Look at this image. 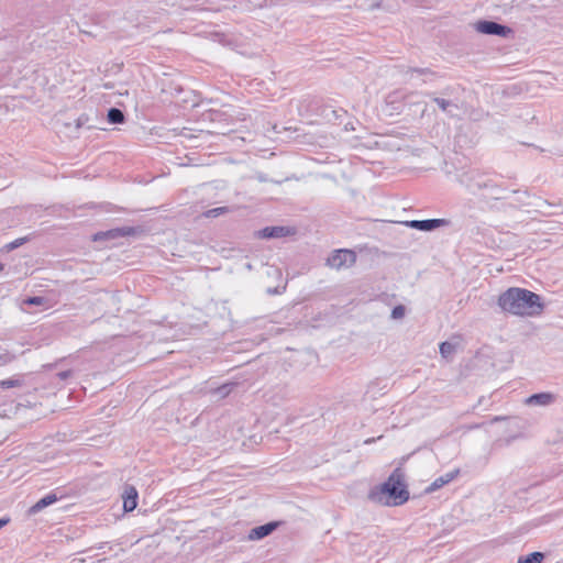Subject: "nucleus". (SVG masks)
Segmentation results:
<instances>
[{
	"label": "nucleus",
	"mask_w": 563,
	"mask_h": 563,
	"mask_svg": "<svg viewBox=\"0 0 563 563\" xmlns=\"http://www.w3.org/2000/svg\"><path fill=\"white\" fill-rule=\"evenodd\" d=\"M454 351V345L449 342H442L440 344V353L443 357H448Z\"/></svg>",
	"instance_id": "17"
},
{
	"label": "nucleus",
	"mask_w": 563,
	"mask_h": 563,
	"mask_svg": "<svg viewBox=\"0 0 563 563\" xmlns=\"http://www.w3.org/2000/svg\"><path fill=\"white\" fill-rule=\"evenodd\" d=\"M356 262L355 252L346 249L334 251L327 260V265L334 269L351 267Z\"/></svg>",
	"instance_id": "3"
},
{
	"label": "nucleus",
	"mask_w": 563,
	"mask_h": 563,
	"mask_svg": "<svg viewBox=\"0 0 563 563\" xmlns=\"http://www.w3.org/2000/svg\"><path fill=\"white\" fill-rule=\"evenodd\" d=\"M457 474H459V471H454V472L448 473L443 476L435 478L429 486L428 492H434V490L441 488L442 486L449 484L456 477Z\"/></svg>",
	"instance_id": "10"
},
{
	"label": "nucleus",
	"mask_w": 563,
	"mask_h": 563,
	"mask_svg": "<svg viewBox=\"0 0 563 563\" xmlns=\"http://www.w3.org/2000/svg\"><path fill=\"white\" fill-rule=\"evenodd\" d=\"M4 268V265L2 263H0V272H2Z\"/></svg>",
	"instance_id": "23"
},
{
	"label": "nucleus",
	"mask_w": 563,
	"mask_h": 563,
	"mask_svg": "<svg viewBox=\"0 0 563 563\" xmlns=\"http://www.w3.org/2000/svg\"><path fill=\"white\" fill-rule=\"evenodd\" d=\"M405 312H406V309L404 306L399 305V306H396L393 311H391V317L394 319H400L405 316Z\"/></svg>",
	"instance_id": "18"
},
{
	"label": "nucleus",
	"mask_w": 563,
	"mask_h": 563,
	"mask_svg": "<svg viewBox=\"0 0 563 563\" xmlns=\"http://www.w3.org/2000/svg\"><path fill=\"white\" fill-rule=\"evenodd\" d=\"M9 522V519H0V529Z\"/></svg>",
	"instance_id": "22"
},
{
	"label": "nucleus",
	"mask_w": 563,
	"mask_h": 563,
	"mask_svg": "<svg viewBox=\"0 0 563 563\" xmlns=\"http://www.w3.org/2000/svg\"><path fill=\"white\" fill-rule=\"evenodd\" d=\"M499 307L509 313L532 317L543 311V303L539 295L518 287H512L498 297Z\"/></svg>",
	"instance_id": "1"
},
{
	"label": "nucleus",
	"mask_w": 563,
	"mask_h": 563,
	"mask_svg": "<svg viewBox=\"0 0 563 563\" xmlns=\"http://www.w3.org/2000/svg\"><path fill=\"white\" fill-rule=\"evenodd\" d=\"M296 233V229L292 227H266L256 232V236L258 239H279L294 235Z\"/></svg>",
	"instance_id": "4"
},
{
	"label": "nucleus",
	"mask_w": 563,
	"mask_h": 563,
	"mask_svg": "<svg viewBox=\"0 0 563 563\" xmlns=\"http://www.w3.org/2000/svg\"><path fill=\"white\" fill-rule=\"evenodd\" d=\"M135 233V229L131 227L126 228H117L111 229L104 232H98L92 236L93 241L109 240V239H118L121 236L133 235Z\"/></svg>",
	"instance_id": "6"
},
{
	"label": "nucleus",
	"mask_w": 563,
	"mask_h": 563,
	"mask_svg": "<svg viewBox=\"0 0 563 563\" xmlns=\"http://www.w3.org/2000/svg\"><path fill=\"white\" fill-rule=\"evenodd\" d=\"M276 526H277L276 523L271 522V523H266V525L256 527L251 530L249 538L251 540L262 539V538L268 536L269 533H272L275 530Z\"/></svg>",
	"instance_id": "9"
},
{
	"label": "nucleus",
	"mask_w": 563,
	"mask_h": 563,
	"mask_svg": "<svg viewBox=\"0 0 563 563\" xmlns=\"http://www.w3.org/2000/svg\"><path fill=\"white\" fill-rule=\"evenodd\" d=\"M553 396L549 393L534 394L527 399V404L549 405Z\"/></svg>",
	"instance_id": "11"
},
{
	"label": "nucleus",
	"mask_w": 563,
	"mask_h": 563,
	"mask_svg": "<svg viewBox=\"0 0 563 563\" xmlns=\"http://www.w3.org/2000/svg\"><path fill=\"white\" fill-rule=\"evenodd\" d=\"M22 385V380L19 378H8L0 380V388H14L20 387Z\"/></svg>",
	"instance_id": "15"
},
{
	"label": "nucleus",
	"mask_w": 563,
	"mask_h": 563,
	"mask_svg": "<svg viewBox=\"0 0 563 563\" xmlns=\"http://www.w3.org/2000/svg\"><path fill=\"white\" fill-rule=\"evenodd\" d=\"M379 489L389 497V504L393 506L402 505L409 499V492L405 485L404 474L399 468L395 470L389 475Z\"/></svg>",
	"instance_id": "2"
},
{
	"label": "nucleus",
	"mask_w": 563,
	"mask_h": 563,
	"mask_svg": "<svg viewBox=\"0 0 563 563\" xmlns=\"http://www.w3.org/2000/svg\"><path fill=\"white\" fill-rule=\"evenodd\" d=\"M44 299L42 297H30L25 300L27 305H42Z\"/></svg>",
	"instance_id": "19"
},
{
	"label": "nucleus",
	"mask_w": 563,
	"mask_h": 563,
	"mask_svg": "<svg viewBox=\"0 0 563 563\" xmlns=\"http://www.w3.org/2000/svg\"><path fill=\"white\" fill-rule=\"evenodd\" d=\"M108 121L113 124L122 123L124 121V114L120 109L112 108L108 112Z\"/></svg>",
	"instance_id": "13"
},
{
	"label": "nucleus",
	"mask_w": 563,
	"mask_h": 563,
	"mask_svg": "<svg viewBox=\"0 0 563 563\" xmlns=\"http://www.w3.org/2000/svg\"><path fill=\"white\" fill-rule=\"evenodd\" d=\"M544 554L541 552H532L526 556H520L518 563H542Z\"/></svg>",
	"instance_id": "12"
},
{
	"label": "nucleus",
	"mask_w": 563,
	"mask_h": 563,
	"mask_svg": "<svg viewBox=\"0 0 563 563\" xmlns=\"http://www.w3.org/2000/svg\"><path fill=\"white\" fill-rule=\"evenodd\" d=\"M227 212H228V208L227 207H219V208H213V209L207 210L203 213V217L205 218H216V217H219V216L224 214Z\"/></svg>",
	"instance_id": "16"
},
{
	"label": "nucleus",
	"mask_w": 563,
	"mask_h": 563,
	"mask_svg": "<svg viewBox=\"0 0 563 563\" xmlns=\"http://www.w3.org/2000/svg\"><path fill=\"white\" fill-rule=\"evenodd\" d=\"M139 493L134 486H126L122 494L123 510L131 512L137 507Z\"/></svg>",
	"instance_id": "7"
},
{
	"label": "nucleus",
	"mask_w": 563,
	"mask_h": 563,
	"mask_svg": "<svg viewBox=\"0 0 563 563\" xmlns=\"http://www.w3.org/2000/svg\"><path fill=\"white\" fill-rule=\"evenodd\" d=\"M476 30L484 34H495L500 36H508L511 33V29L492 21L477 22Z\"/></svg>",
	"instance_id": "5"
},
{
	"label": "nucleus",
	"mask_w": 563,
	"mask_h": 563,
	"mask_svg": "<svg viewBox=\"0 0 563 563\" xmlns=\"http://www.w3.org/2000/svg\"><path fill=\"white\" fill-rule=\"evenodd\" d=\"M444 224H446V221L444 219H432V220H421V221L413 220V221L408 222L409 227H411L413 229L422 230V231H430L432 229L439 228Z\"/></svg>",
	"instance_id": "8"
},
{
	"label": "nucleus",
	"mask_w": 563,
	"mask_h": 563,
	"mask_svg": "<svg viewBox=\"0 0 563 563\" xmlns=\"http://www.w3.org/2000/svg\"><path fill=\"white\" fill-rule=\"evenodd\" d=\"M56 500H57V498L55 495H47V496L43 497L42 499H40L35 504L34 509H36V510L43 509L44 507L55 503Z\"/></svg>",
	"instance_id": "14"
},
{
	"label": "nucleus",
	"mask_w": 563,
	"mask_h": 563,
	"mask_svg": "<svg viewBox=\"0 0 563 563\" xmlns=\"http://www.w3.org/2000/svg\"><path fill=\"white\" fill-rule=\"evenodd\" d=\"M25 239H18L8 245L9 250H13L24 243Z\"/></svg>",
	"instance_id": "20"
},
{
	"label": "nucleus",
	"mask_w": 563,
	"mask_h": 563,
	"mask_svg": "<svg viewBox=\"0 0 563 563\" xmlns=\"http://www.w3.org/2000/svg\"><path fill=\"white\" fill-rule=\"evenodd\" d=\"M437 102H438V104H439L443 110H445V109H446V107H448V102H446L445 100H443V99H437Z\"/></svg>",
	"instance_id": "21"
}]
</instances>
